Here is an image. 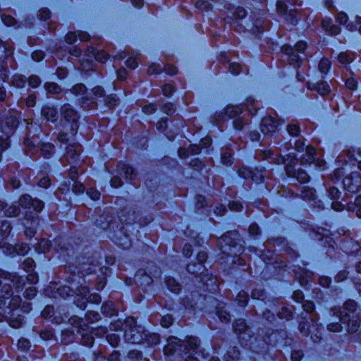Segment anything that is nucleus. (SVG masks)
Listing matches in <instances>:
<instances>
[{
	"label": "nucleus",
	"mask_w": 361,
	"mask_h": 361,
	"mask_svg": "<svg viewBox=\"0 0 361 361\" xmlns=\"http://www.w3.org/2000/svg\"><path fill=\"white\" fill-rule=\"evenodd\" d=\"M345 85L348 90H355L357 87V82L353 76V73H350V75H345L343 78Z\"/></svg>",
	"instance_id": "13d9d810"
},
{
	"label": "nucleus",
	"mask_w": 361,
	"mask_h": 361,
	"mask_svg": "<svg viewBox=\"0 0 361 361\" xmlns=\"http://www.w3.org/2000/svg\"><path fill=\"white\" fill-rule=\"evenodd\" d=\"M314 235L317 240L324 241L325 246L339 247L346 254L357 255L360 251L359 243L353 239L348 231L341 229L336 233H331L329 229L319 228Z\"/></svg>",
	"instance_id": "20e7f679"
},
{
	"label": "nucleus",
	"mask_w": 361,
	"mask_h": 361,
	"mask_svg": "<svg viewBox=\"0 0 361 361\" xmlns=\"http://www.w3.org/2000/svg\"><path fill=\"white\" fill-rule=\"evenodd\" d=\"M24 322V317L18 314L16 317H11L9 320V325L14 329L20 328Z\"/></svg>",
	"instance_id": "e2e57ef3"
},
{
	"label": "nucleus",
	"mask_w": 361,
	"mask_h": 361,
	"mask_svg": "<svg viewBox=\"0 0 361 361\" xmlns=\"http://www.w3.org/2000/svg\"><path fill=\"white\" fill-rule=\"evenodd\" d=\"M13 54V47L0 40V79L4 82L8 79V71L5 60Z\"/></svg>",
	"instance_id": "412c9836"
},
{
	"label": "nucleus",
	"mask_w": 361,
	"mask_h": 361,
	"mask_svg": "<svg viewBox=\"0 0 361 361\" xmlns=\"http://www.w3.org/2000/svg\"><path fill=\"white\" fill-rule=\"evenodd\" d=\"M322 25L326 32L331 35H336L341 32L340 27L334 25L330 19L323 20L322 22Z\"/></svg>",
	"instance_id": "c03bdc74"
},
{
	"label": "nucleus",
	"mask_w": 361,
	"mask_h": 361,
	"mask_svg": "<svg viewBox=\"0 0 361 361\" xmlns=\"http://www.w3.org/2000/svg\"><path fill=\"white\" fill-rule=\"evenodd\" d=\"M245 106L248 113L252 116L255 115L257 110L259 109L258 102L251 97L246 99Z\"/></svg>",
	"instance_id": "603ef678"
},
{
	"label": "nucleus",
	"mask_w": 361,
	"mask_h": 361,
	"mask_svg": "<svg viewBox=\"0 0 361 361\" xmlns=\"http://www.w3.org/2000/svg\"><path fill=\"white\" fill-rule=\"evenodd\" d=\"M147 269V271L142 269L137 270L134 279L135 283L145 291L147 290V287L152 284L153 278L161 276L160 269L152 262L148 264Z\"/></svg>",
	"instance_id": "dca6fc26"
},
{
	"label": "nucleus",
	"mask_w": 361,
	"mask_h": 361,
	"mask_svg": "<svg viewBox=\"0 0 361 361\" xmlns=\"http://www.w3.org/2000/svg\"><path fill=\"white\" fill-rule=\"evenodd\" d=\"M42 116L48 121L54 122L58 118V111L50 106H44L42 109Z\"/></svg>",
	"instance_id": "a19ab883"
},
{
	"label": "nucleus",
	"mask_w": 361,
	"mask_h": 361,
	"mask_svg": "<svg viewBox=\"0 0 361 361\" xmlns=\"http://www.w3.org/2000/svg\"><path fill=\"white\" fill-rule=\"evenodd\" d=\"M135 176L134 169L130 166L123 162H118L116 166V175L111 178V185L114 188H118L123 184L121 176L133 180Z\"/></svg>",
	"instance_id": "aec40b11"
},
{
	"label": "nucleus",
	"mask_w": 361,
	"mask_h": 361,
	"mask_svg": "<svg viewBox=\"0 0 361 361\" xmlns=\"http://www.w3.org/2000/svg\"><path fill=\"white\" fill-rule=\"evenodd\" d=\"M37 214V212L35 214H33L32 212L28 214L27 212H26L25 214V219L26 220V222L24 223L25 235L29 238H32L36 233V228L39 224V216Z\"/></svg>",
	"instance_id": "c85d7f7f"
},
{
	"label": "nucleus",
	"mask_w": 361,
	"mask_h": 361,
	"mask_svg": "<svg viewBox=\"0 0 361 361\" xmlns=\"http://www.w3.org/2000/svg\"><path fill=\"white\" fill-rule=\"evenodd\" d=\"M92 260L90 263L79 261L80 267L73 264L63 268V273L60 272V278L63 279L68 285H63L56 287L55 283L50 285L46 290V293L49 297L56 298L57 295L66 298L67 297H80V294L87 295L88 288L86 283L96 280L95 288L97 290H102L106 281V276L110 269L106 266H100L101 263L97 260Z\"/></svg>",
	"instance_id": "f257e3e1"
},
{
	"label": "nucleus",
	"mask_w": 361,
	"mask_h": 361,
	"mask_svg": "<svg viewBox=\"0 0 361 361\" xmlns=\"http://www.w3.org/2000/svg\"><path fill=\"white\" fill-rule=\"evenodd\" d=\"M95 286L96 284V280H93L91 283H86V286L88 288V293L87 295H84L83 294H80L81 297V302H79V299L75 301L77 303V306H78L81 309H85L86 307L87 302H92L95 304H99L101 302V296L97 293H94L90 295V285L93 284Z\"/></svg>",
	"instance_id": "473e14b6"
},
{
	"label": "nucleus",
	"mask_w": 361,
	"mask_h": 361,
	"mask_svg": "<svg viewBox=\"0 0 361 361\" xmlns=\"http://www.w3.org/2000/svg\"><path fill=\"white\" fill-rule=\"evenodd\" d=\"M22 266L25 271L29 272L34 270L35 262L33 259L27 257L23 261Z\"/></svg>",
	"instance_id": "774afa93"
},
{
	"label": "nucleus",
	"mask_w": 361,
	"mask_h": 361,
	"mask_svg": "<svg viewBox=\"0 0 361 361\" xmlns=\"http://www.w3.org/2000/svg\"><path fill=\"white\" fill-rule=\"evenodd\" d=\"M18 125V120L16 116L9 115L4 117L0 115V128L4 136H0V147L8 149L10 146L9 137Z\"/></svg>",
	"instance_id": "f3484780"
},
{
	"label": "nucleus",
	"mask_w": 361,
	"mask_h": 361,
	"mask_svg": "<svg viewBox=\"0 0 361 361\" xmlns=\"http://www.w3.org/2000/svg\"><path fill=\"white\" fill-rule=\"evenodd\" d=\"M217 244L221 254V263L245 265V259L240 256L243 251V241L237 231L226 233L218 240Z\"/></svg>",
	"instance_id": "39448f33"
},
{
	"label": "nucleus",
	"mask_w": 361,
	"mask_h": 361,
	"mask_svg": "<svg viewBox=\"0 0 361 361\" xmlns=\"http://www.w3.org/2000/svg\"><path fill=\"white\" fill-rule=\"evenodd\" d=\"M82 152V146L76 142L71 143L66 148V152L61 159L63 165L66 166L68 164H75L79 160L80 154Z\"/></svg>",
	"instance_id": "b1692460"
},
{
	"label": "nucleus",
	"mask_w": 361,
	"mask_h": 361,
	"mask_svg": "<svg viewBox=\"0 0 361 361\" xmlns=\"http://www.w3.org/2000/svg\"><path fill=\"white\" fill-rule=\"evenodd\" d=\"M68 176L71 178V180L73 182V192L75 194H81L83 193L85 191V186L83 184L80 182H78L77 178H78V171L75 168V166H71L69 170Z\"/></svg>",
	"instance_id": "4c0bfd02"
},
{
	"label": "nucleus",
	"mask_w": 361,
	"mask_h": 361,
	"mask_svg": "<svg viewBox=\"0 0 361 361\" xmlns=\"http://www.w3.org/2000/svg\"><path fill=\"white\" fill-rule=\"evenodd\" d=\"M300 197L307 201L311 207H317L318 209L322 208V202L317 199L315 195V190L307 186H302L300 194Z\"/></svg>",
	"instance_id": "c756f323"
},
{
	"label": "nucleus",
	"mask_w": 361,
	"mask_h": 361,
	"mask_svg": "<svg viewBox=\"0 0 361 361\" xmlns=\"http://www.w3.org/2000/svg\"><path fill=\"white\" fill-rule=\"evenodd\" d=\"M67 241V239L61 236L56 238L53 242L43 238L37 243L36 250L39 252H46L54 249L65 259L66 255L70 256L71 254H73V247Z\"/></svg>",
	"instance_id": "ddd939ff"
},
{
	"label": "nucleus",
	"mask_w": 361,
	"mask_h": 361,
	"mask_svg": "<svg viewBox=\"0 0 361 361\" xmlns=\"http://www.w3.org/2000/svg\"><path fill=\"white\" fill-rule=\"evenodd\" d=\"M222 301H216V314L221 322L227 323L231 320V314L225 307Z\"/></svg>",
	"instance_id": "ea45409f"
},
{
	"label": "nucleus",
	"mask_w": 361,
	"mask_h": 361,
	"mask_svg": "<svg viewBox=\"0 0 361 361\" xmlns=\"http://www.w3.org/2000/svg\"><path fill=\"white\" fill-rule=\"evenodd\" d=\"M348 209L355 212L356 215L361 218V195L357 197L354 202L348 204Z\"/></svg>",
	"instance_id": "864d4df0"
},
{
	"label": "nucleus",
	"mask_w": 361,
	"mask_h": 361,
	"mask_svg": "<svg viewBox=\"0 0 361 361\" xmlns=\"http://www.w3.org/2000/svg\"><path fill=\"white\" fill-rule=\"evenodd\" d=\"M343 188L345 190L355 193L361 188V175L359 172H352L350 176L343 180Z\"/></svg>",
	"instance_id": "393cba45"
},
{
	"label": "nucleus",
	"mask_w": 361,
	"mask_h": 361,
	"mask_svg": "<svg viewBox=\"0 0 361 361\" xmlns=\"http://www.w3.org/2000/svg\"><path fill=\"white\" fill-rule=\"evenodd\" d=\"M225 8L227 10V16L226 17V23H231L230 20H240L246 16L247 12L243 7L234 8L231 4L225 6Z\"/></svg>",
	"instance_id": "72a5a7b5"
},
{
	"label": "nucleus",
	"mask_w": 361,
	"mask_h": 361,
	"mask_svg": "<svg viewBox=\"0 0 361 361\" xmlns=\"http://www.w3.org/2000/svg\"><path fill=\"white\" fill-rule=\"evenodd\" d=\"M256 157L259 160H268L270 163L286 164L287 175L289 177L295 178L300 183H307L310 180V176L306 171L295 169L298 161L294 153L290 152L285 157L281 154V151L279 152H274L271 149L258 150L256 152Z\"/></svg>",
	"instance_id": "0eeeda50"
},
{
	"label": "nucleus",
	"mask_w": 361,
	"mask_h": 361,
	"mask_svg": "<svg viewBox=\"0 0 361 361\" xmlns=\"http://www.w3.org/2000/svg\"><path fill=\"white\" fill-rule=\"evenodd\" d=\"M285 240L283 238H273V239H268L267 242L264 243V247L267 249V251H263L261 254L262 258L263 261L267 264H272L275 263V268H279V269L284 270V271H288V273H290V267L288 265V263H290V261L288 258H290L292 261L298 257L297 252L293 250L291 248H288L286 250V262L281 261L280 262H278L275 261V251L276 250H271L272 247H276L282 245L284 244Z\"/></svg>",
	"instance_id": "9d476101"
},
{
	"label": "nucleus",
	"mask_w": 361,
	"mask_h": 361,
	"mask_svg": "<svg viewBox=\"0 0 361 361\" xmlns=\"http://www.w3.org/2000/svg\"><path fill=\"white\" fill-rule=\"evenodd\" d=\"M165 283L168 289L173 293H178L180 290V284L173 278L166 277L165 279Z\"/></svg>",
	"instance_id": "5fc2aeb1"
},
{
	"label": "nucleus",
	"mask_w": 361,
	"mask_h": 361,
	"mask_svg": "<svg viewBox=\"0 0 361 361\" xmlns=\"http://www.w3.org/2000/svg\"><path fill=\"white\" fill-rule=\"evenodd\" d=\"M306 48V42L299 41L294 47L288 44L283 45L281 47V51L287 56V59L290 65L299 68L302 63L301 55H305Z\"/></svg>",
	"instance_id": "a211bd4d"
},
{
	"label": "nucleus",
	"mask_w": 361,
	"mask_h": 361,
	"mask_svg": "<svg viewBox=\"0 0 361 361\" xmlns=\"http://www.w3.org/2000/svg\"><path fill=\"white\" fill-rule=\"evenodd\" d=\"M293 299L297 302H302V307L305 312L309 314V317L305 322L300 321L299 323V330L305 336L310 335L311 339L314 343L319 342L322 338L321 330L322 324H318V314L314 312V304L312 301H304V294L300 290H295L293 293Z\"/></svg>",
	"instance_id": "423d86ee"
},
{
	"label": "nucleus",
	"mask_w": 361,
	"mask_h": 361,
	"mask_svg": "<svg viewBox=\"0 0 361 361\" xmlns=\"http://www.w3.org/2000/svg\"><path fill=\"white\" fill-rule=\"evenodd\" d=\"M139 60H140L139 55L138 54L134 55V54H133V56H130L126 60V64L129 68L135 69L138 65Z\"/></svg>",
	"instance_id": "69168bd1"
},
{
	"label": "nucleus",
	"mask_w": 361,
	"mask_h": 361,
	"mask_svg": "<svg viewBox=\"0 0 361 361\" xmlns=\"http://www.w3.org/2000/svg\"><path fill=\"white\" fill-rule=\"evenodd\" d=\"M278 121L272 117H265L261 123V131L266 135H271L277 130Z\"/></svg>",
	"instance_id": "f704fd0d"
},
{
	"label": "nucleus",
	"mask_w": 361,
	"mask_h": 361,
	"mask_svg": "<svg viewBox=\"0 0 361 361\" xmlns=\"http://www.w3.org/2000/svg\"><path fill=\"white\" fill-rule=\"evenodd\" d=\"M331 63L329 59L323 58L319 63V70L322 74H326L331 68Z\"/></svg>",
	"instance_id": "680f3d73"
},
{
	"label": "nucleus",
	"mask_w": 361,
	"mask_h": 361,
	"mask_svg": "<svg viewBox=\"0 0 361 361\" xmlns=\"http://www.w3.org/2000/svg\"><path fill=\"white\" fill-rule=\"evenodd\" d=\"M292 310L287 307H283L281 308V311L277 313V317L269 310H267L263 312V317L271 324L274 323L277 318L289 320L292 318Z\"/></svg>",
	"instance_id": "7c9ffc66"
},
{
	"label": "nucleus",
	"mask_w": 361,
	"mask_h": 361,
	"mask_svg": "<svg viewBox=\"0 0 361 361\" xmlns=\"http://www.w3.org/2000/svg\"><path fill=\"white\" fill-rule=\"evenodd\" d=\"M233 149L226 146L225 148L222 149L221 152V163L226 166H230L233 163Z\"/></svg>",
	"instance_id": "37998d69"
},
{
	"label": "nucleus",
	"mask_w": 361,
	"mask_h": 361,
	"mask_svg": "<svg viewBox=\"0 0 361 361\" xmlns=\"http://www.w3.org/2000/svg\"><path fill=\"white\" fill-rule=\"evenodd\" d=\"M356 302L353 300H347L343 308L334 307L331 309L332 315L347 325V331L350 334L355 333L360 326L361 319L355 314Z\"/></svg>",
	"instance_id": "9b49d317"
},
{
	"label": "nucleus",
	"mask_w": 361,
	"mask_h": 361,
	"mask_svg": "<svg viewBox=\"0 0 361 361\" xmlns=\"http://www.w3.org/2000/svg\"><path fill=\"white\" fill-rule=\"evenodd\" d=\"M235 301H237L238 305L240 307H245L246 306V305H247V301H248V294H247V293L244 291V290L240 291L239 293L237 295Z\"/></svg>",
	"instance_id": "052dcab7"
},
{
	"label": "nucleus",
	"mask_w": 361,
	"mask_h": 361,
	"mask_svg": "<svg viewBox=\"0 0 361 361\" xmlns=\"http://www.w3.org/2000/svg\"><path fill=\"white\" fill-rule=\"evenodd\" d=\"M233 331L238 335L241 345L250 349L252 352L261 353L267 349V345H276L283 336L277 331H272L266 338L254 337L251 329L247 326L244 319L235 321L233 325Z\"/></svg>",
	"instance_id": "7ed1b4c3"
},
{
	"label": "nucleus",
	"mask_w": 361,
	"mask_h": 361,
	"mask_svg": "<svg viewBox=\"0 0 361 361\" xmlns=\"http://www.w3.org/2000/svg\"><path fill=\"white\" fill-rule=\"evenodd\" d=\"M124 339L126 342L134 344L144 343L145 329L137 326L133 317H127L123 324Z\"/></svg>",
	"instance_id": "2eb2a0df"
},
{
	"label": "nucleus",
	"mask_w": 361,
	"mask_h": 361,
	"mask_svg": "<svg viewBox=\"0 0 361 361\" xmlns=\"http://www.w3.org/2000/svg\"><path fill=\"white\" fill-rule=\"evenodd\" d=\"M239 350L236 347L233 348L231 350L228 351L226 356V361H235L239 359Z\"/></svg>",
	"instance_id": "338daca9"
},
{
	"label": "nucleus",
	"mask_w": 361,
	"mask_h": 361,
	"mask_svg": "<svg viewBox=\"0 0 361 361\" xmlns=\"http://www.w3.org/2000/svg\"><path fill=\"white\" fill-rule=\"evenodd\" d=\"M70 322H72L73 324H76L79 326L78 333L82 336V343L87 347H91L94 343V338L92 334H89L88 333L85 332L86 329L82 327V324L84 326H87L86 324H85L83 319L77 316H75L70 319Z\"/></svg>",
	"instance_id": "bb28decb"
},
{
	"label": "nucleus",
	"mask_w": 361,
	"mask_h": 361,
	"mask_svg": "<svg viewBox=\"0 0 361 361\" xmlns=\"http://www.w3.org/2000/svg\"><path fill=\"white\" fill-rule=\"evenodd\" d=\"M61 115L65 121L71 123V133L74 136L78 130V119L79 116L77 111L70 104H66L61 107Z\"/></svg>",
	"instance_id": "4be33fe9"
},
{
	"label": "nucleus",
	"mask_w": 361,
	"mask_h": 361,
	"mask_svg": "<svg viewBox=\"0 0 361 361\" xmlns=\"http://www.w3.org/2000/svg\"><path fill=\"white\" fill-rule=\"evenodd\" d=\"M307 87L309 90L317 92L322 96H325L330 92V87L326 81H320L317 83L307 82Z\"/></svg>",
	"instance_id": "58836bf2"
},
{
	"label": "nucleus",
	"mask_w": 361,
	"mask_h": 361,
	"mask_svg": "<svg viewBox=\"0 0 361 361\" xmlns=\"http://www.w3.org/2000/svg\"><path fill=\"white\" fill-rule=\"evenodd\" d=\"M291 271L300 286L305 288H307L309 283L314 279V274L305 268L298 267V269H291Z\"/></svg>",
	"instance_id": "2f4dec72"
},
{
	"label": "nucleus",
	"mask_w": 361,
	"mask_h": 361,
	"mask_svg": "<svg viewBox=\"0 0 361 361\" xmlns=\"http://www.w3.org/2000/svg\"><path fill=\"white\" fill-rule=\"evenodd\" d=\"M130 212H131V209H129L128 216H126L125 213H126V209L121 211V214L118 215L120 221L126 224H131L134 222H138L139 220H137V216L135 214V212L132 211V214H130Z\"/></svg>",
	"instance_id": "de8ad7c7"
},
{
	"label": "nucleus",
	"mask_w": 361,
	"mask_h": 361,
	"mask_svg": "<svg viewBox=\"0 0 361 361\" xmlns=\"http://www.w3.org/2000/svg\"><path fill=\"white\" fill-rule=\"evenodd\" d=\"M200 343V339L195 336H187L185 341L171 336L167 340L164 353L166 355H185V361H199L198 357L202 355L199 350Z\"/></svg>",
	"instance_id": "6e6552de"
},
{
	"label": "nucleus",
	"mask_w": 361,
	"mask_h": 361,
	"mask_svg": "<svg viewBox=\"0 0 361 361\" xmlns=\"http://www.w3.org/2000/svg\"><path fill=\"white\" fill-rule=\"evenodd\" d=\"M102 312L106 317H111L117 314V310L113 302H104L102 306Z\"/></svg>",
	"instance_id": "8fccbe9b"
},
{
	"label": "nucleus",
	"mask_w": 361,
	"mask_h": 361,
	"mask_svg": "<svg viewBox=\"0 0 361 361\" xmlns=\"http://www.w3.org/2000/svg\"><path fill=\"white\" fill-rule=\"evenodd\" d=\"M25 283L24 279L16 274L5 272L0 269V285L1 297L4 299H8L13 295V287L18 293L23 290Z\"/></svg>",
	"instance_id": "4468645a"
},
{
	"label": "nucleus",
	"mask_w": 361,
	"mask_h": 361,
	"mask_svg": "<svg viewBox=\"0 0 361 361\" xmlns=\"http://www.w3.org/2000/svg\"><path fill=\"white\" fill-rule=\"evenodd\" d=\"M31 128H35L36 133L39 131V126L37 124L30 123L27 126L28 135L24 139L25 152L30 157H34L37 154L39 150L45 159H49L55 152V146L50 142L39 143L37 137L36 133L32 134Z\"/></svg>",
	"instance_id": "1a4fd4ad"
},
{
	"label": "nucleus",
	"mask_w": 361,
	"mask_h": 361,
	"mask_svg": "<svg viewBox=\"0 0 361 361\" xmlns=\"http://www.w3.org/2000/svg\"><path fill=\"white\" fill-rule=\"evenodd\" d=\"M88 59L80 63L78 68L82 72H89L94 68L93 59L101 63H104L109 59V55L103 50H98L94 47H88L87 49Z\"/></svg>",
	"instance_id": "6ab92c4d"
},
{
	"label": "nucleus",
	"mask_w": 361,
	"mask_h": 361,
	"mask_svg": "<svg viewBox=\"0 0 361 361\" xmlns=\"http://www.w3.org/2000/svg\"><path fill=\"white\" fill-rule=\"evenodd\" d=\"M201 151V148L197 145H191L189 148L180 147L178 149V156L180 159H185L189 154H197Z\"/></svg>",
	"instance_id": "49530a36"
},
{
	"label": "nucleus",
	"mask_w": 361,
	"mask_h": 361,
	"mask_svg": "<svg viewBox=\"0 0 361 361\" xmlns=\"http://www.w3.org/2000/svg\"><path fill=\"white\" fill-rule=\"evenodd\" d=\"M19 206L22 209H26L25 212H27L28 214L32 212V209L37 213H39L44 207V203L38 199H32L29 195H23L20 197L18 204L15 203L11 205L5 209L4 214L10 217L18 216L20 213Z\"/></svg>",
	"instance_id": "f8f14e48"
},
{
	"label": "nucleus",
	"mask_w": 361,
	"mask_h": 361,
	"mask_svg": "<svg viewBox=\"0 0 361 361\" xmlns=\"http://www.w3.org/2000/svg\"><path fill=\"white\" fill-rule=\"evenodd\" d=\"M316 149L312 146H307L305 148V153L300 157L301 165H307L312 163L315 164V166L321 170H324L325 168L326 162L322 159L315 158Z\"/></svg>",
	"instance_id": "5701e85b"
},
{
	"label": "nucleus",
	"mask_w": 361,
	"mask_h": 361,
	"mask_svg": "<svg viewBox=\"0 0 361 361\" xmlns=\"http://www.w3.org/2000/svg\"><path fill=\"white\" fill-rule=\"evenodd\" d=\"M27 82L26 78L21 74H15L11 79V85L17 88L23 87Z\"/></svg>",
	"instance_id": "3c124183"
},
{
	"label": "nucleus",
	"mask_w": 361,
	"mask_h": 361,
	"mask_svg": "<svg viewBox=\"0 0 361 361\" xmlns=\"http://www.w3.org/2000/svg\"><path fill=\"white\" fill-rule=\"evenodd\" d=\"M207 255L205 252H199L197 255V262H192L188 264V271L194 275L196 282L198 283L197 288L200 289L198 291L192 292L190 293L191 299L185 296L182 299V305L185 310H195V307L197 305L195 300H199L202 298L200 291L214 292L219 287V280L216 276L209 275L207 271L204 263L206 262Z\"/></svg>",
	"instance_id": "f03ea898"
},
{
	"label": "nucleus",
	"mask_w": 361,
	"mask_h": 361,
	"mask_svg": "<svg viewBox=\"0 0 361 361\" xmlns=\"http://www.w3.org/2000/svg\"><path fill=\"white\" fill-rule=\"evenodd\" d=\"M95 225L103 230L111 228L114 227V217L109 214V212H104L96 219Z\"/></svg>",
	"instance_id": "e433bc0d"
},
{
	"label": "nucleus",
	"mask_w": 361,
	"mask_h": 361,
	"mask_svg": "<svg viewBox=\"0 0 361 361\" xmlns=\"http://www.w3.org/2000/svg\"><path fill=\"white\" fill-rule=\"evenodd\" d=\"M238 175L245 179H252L257 183L263 181L264 175L262 171L254 173L250 169L246 166H242L238 170Z\"/></svg>",
	"instance_id": "c9c22d12"
},
{
	"label": "nucleus",
	"mask_w": 361,
	"mask_h": 361,
	"mask_svg": "<svg viewBox=\"0 0 361 361\" xmlns=\"http://www.w3.org/2000/svg\"><path fill=\"white\" fill-rule=\"evenodd\" d=\"M338 61L342 65L352 63L355 59V54L348 51H342L338 55Z\"/></svg>",
	"instance_id": "09e8293b"
},
{
	"label": "nucleus",
	"mask_w": 361,
	"mask_h": 361,
	"mask_svg": "<svg viewBox=\"0 0 361 361\" xmlns=\"http://www.w3.org/2000/svg\"><path fill=\"white\" fill-rule=\"evenodd\" d=\"M11 231V224L6 221L4 220L0 221V235L2 238H6Z\"/></svg>",
	"instance_id": "4d7b16f0"
},
{
	"label": "nucleus",
	"mask_w": 361,
	"mask_h": 361,
	"mask_svg": "<svg viewBox=\"0 0 361 361\" xmlns=\"http://www.w3.org/2000/svg\"><path fill=\"white\" fill-rule=\"evenodd\" d=\"M79 37L80 41L87 42L90 39V35L87 32H80L77 35L75 32H69L65 37L66 42L68 44H73Z\"/></svg>",
	"instance_id": "79ce46f5"
},
{
	"label": "nucleus",
	"mask_w": 361,
	"mask_h": 361,
	"mask_svg": "<svg viewBox=\"0 0 361 361\" xmlns=\"http://www.w3.org/2000/svg\"><path fill=\"white\" fill-rule=\"evenodd\" d=\"M160 338L157 334H146L144 335V342L149 345H157L159 343Z\"/></svg>",
	"instance_id": "bf43d9fd"
},
{
	"label": "nucleus",
	"mask_w": 361,
	"mask_h": 361,
	"mask_svg": "<svg viewBox=\"0 0 361 361\" xmlns=\"http://www.w3.org/2000/svg\"><path fill=\"white\" fill-rule=\"evenodd\" d=\"M243 112V109L239 106H228L225 109V114L230 118L240 115Z\"/></svg>",
	"instance_id": "6e6d98bb"
},
{
	"label": "nucleus",
	"mask_w": 361,
	"mask_h": 361,
	"mask_svg": "<svg viewBox=\"0 0 361 361\" xmlns=\"http://www.w3.org/2000/svg\"><path fill=\"white\" fill-rule=\"evenodd\" d=\"M126 229L123 226L116 231L110 234L109 238L118 246L123 249H128L132 245V240L128 235L126 233Z\"/></svg>",
	"instance_id": "a878e982"
},
{
	"label": "nucleus",
	"mask_w": 361,
	"mask_h": 361,
	"mask_svg": "<svg viewBox=\"0 0 361 361\" xmlns=\"http://www.w3.org/2000/svg\"><path fill=\"white\" fill-rule=\"evenodd\" d=\"M0 248L2 250L4 253L7 255H12L14 254L24 255L30 250L29 245L25 243H18L15 246H13L12 245L5 242H0Z\"/></svg>",
	"instance_id": "cd10ccee"
},
{
	"label": "nucleus",
	"mask_w": 361,
	"mask_h": 361,
	"mask_svg": "<svg viewBox=\"0 0 361 361\" xmlns=\"http://www.w3.org/2000/svg\"><path fill=\"white\" fill-rule=\"evenodd\" d=\"M355 161L353 154L350 151H343L337 158V162L342 165L348 164H355Z\"/></svg>",
	"instance_id": "a18cd8bd"
},
{
	"label": "nucleus",
	"mask_w": 361,
	"mask_h": 361,
	"mask_svg": "<svg viewBox=\"0 0 361 361\" xmlns=\"http://www.w3.org/2000/svg\"><path fill=\"white\" fill-rule=\"evenodd\" d=\"M46 90L51 94H57L61 92V87L55 82H46L44 85Z\"/></svg>",
	"instance_id": "0e129e2a"
}]
</instances>
